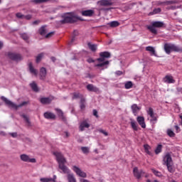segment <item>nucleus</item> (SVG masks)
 Segmentation results:
<instances>
[{
  "instance_id": "obj_1",
  "label": "nucleus",
  "mask_w": 182,
  "mask_h": 182,
  "mask_svg": "<svg viewBox=\"0 0 182 182\" xmlns=\"http://www.w3.org/2000/svg\"><path fill=\"white\" fill-rule=\"evenodd\" d=\"M54 156L56 157V160L58 163V167L60 170L62 171L63 174H67L68 176L69 174H72L70 173V169L68 168V166H65V164L66 163V159H65V156L62 154L60 152H53Z\"/></svg>"
},
{
  "instance_id": "obj_2",
  "label": "nucleus",
  "mask_w": 182,
  "mask_h": 182,
  "mask_svg": "<svg viewBox=\"0 0 182 182\" xmlns=\"http://www.w3.org/2000/svg\"><path fill=\"white\" fill-rule=\"evenodd\" d=\"M164 27V22L163 21H153L151 26H147L146 28L154 35H157V29L156 28Z\"/></svg>"
},
{
  "instance_id": "obj_3",
  "label": "nucleus",
  "mask_w": 182,
  "mask_h": 182,
  "mask_svg": "<svg viewBox=\"0 0 182 182\" xmlns=\"http://www.w3.org/2000/svg\"><path fill=\"white\" fill-rule=\"evenodd\" d=\"M164 50L167 55H170L171 52H182V48L171 43L164 44Z\"/></svg>"
},
{
  "instance_id": "obj_4",
  "label": "nucleus",
  "mask_w": 182,
  "mask_h": 182,
  "mask_svg": "<svg viewBox=\"0 0 182 182\" xmlns=\"http://www.w3.org/2000/svg\"><path fill=\"white\" fill-rule=\"evenodd\" d=\"M77 21V17L73 13H67L64 15V18L60 21L61 23H73Z\"/></svg>"
},
{
  "instance_id": "obj_5",
  "label": "nucleus",
  "mask_w": 182,
  "mask_h": 182,
  "mask_svg": "<svg viewBox=\"0 0 182 182\" xmlns=\"http://www.w3.org/2000/svg\"><path fill=\"white\" fill-rule=\"evenodd\" d=\"M1 100H3L9 107H12L13 109H16V110L18 109V107H22L23 106L28 105V102H23L21 104L16 105L4 96L1 97Z\"/></svg>"
},
{
  "instance_id": "obj_6",
  "label": "nucleus",
  "mask_w": 182,
  "mask_h": 182,
  "mask_svg": "<svg viewBox=\"0 0 182 182\" xmlns=\"http://www.w3.org/2000/svg\"><path fill=\"white\" fill-rule=\"evenodd\" d=\"M97 60L100 63L98 64L95 65V68H98V69L101 68V70H105V69H107V65H109V60L105 61V58L101 57L97 58Z\"/></svg>"
},
{
  "instance_id": "obj_7",
  "label": "nucleus",
  "mask_w": 182,
  "mask_h": 182,
  "mask_svg": "<svg viewBox=\"0 0 182 182\" xmlns=\"http://www.w3.org/2000/svg\"><path fill=\"white\" fill-rule=\"evenodd\" d=\"M8 57L9 58V59H11V60H15L16 62H19L23 59L22 55H21V54L15 53H9Z\"/></svg>"
},
{
  "instance_id": "obj_8",
  "label": "nucleus",
  "mask_w": 182,
  "mask_h": 182,
  "mask_svg": "<svg viewBox=\"0 0 182 182\" xmlns=\"http://www.w3.org/2000/svg\"><path fill=\"white\" fill-rule=\"evenodd\" d=\"M147 114L151 117V123H153V124H156V122H157V117L154 114V110H153V108L149 107V109L147 110Z\"/></svg>"
},
{
  "instance_id": "obj_9",
  "label": "nucleus",
  "mask_w": 182,
  "mask_h": 182,
  "mask_svg": "<svg viewBox=\"0 0 182 182\" xmlns=\"http://www.w3.org/2000/svg\"><path fill=\"white\" fill-rule=\"evenodd\" d=\"M163 161L164 164H166V166L168 164H173V159L171 158V154H170V153H166L164 156Z\"/></svg>"
},
{
  "instance_id": "obj_10",
  "label": "nucleus",
  "mask_w": 182,
  "mask_h": 182,
  "mask_svg": "<svg viewBox=\"0 0 182 182\" xmlns=\"http://www.w3.org/2000/svg\"><path fill=\"white\" fill-rule=\"evenodd\" d=\"M20 159L22 161H25L26 163H36V159L29 158V156L23 154L20 156Z\"/></svg>"
},
{
  "instance_id": "obj_11",
  "label": "nucleus",
  "mask_w": 182,
  "mask_h": 182,
  "mask_svg": "<svg viewBox=\"0 0 182 182\" xmlns=\"http://www.w3.org/2000/svg\"><path fill=\"white\" fill-rule=\"evenodd\" d=\"M73 170L75 171V173H76L77 176H79V177H82L84 178H86V173L82 171L79 167L74 166H73Z\"/></svg>"
},
{
  "instance_id": "obj_12",
  "label": "nucleus",
  "mask_w": 182,
  "mask_h": 182,
  "mask_svg": "<svg viewBox=\"0 0 182 182\" xmlns=\"http://www.w3.org/2000/svg\"><path fill=\"white\" fill-rule=\"evenodd\" d=\"M133 173L134 177H136V178H137L138 180H139V178H141V176L144 174V171L143 170L139 171V168L137 167L134 168Z\"/></svg>"
},
{
  "instance_id": "obj_13",
  "label": "nucleus",
  "mask_w": 182,
  "mask_h": 182,
  "mask_svg": "<svg viewBox=\"0 0 182 182\" xmlns=\"http://www.w3.org/2000/svg\"><path fill=\"white\" fill-rule=\"evenodd\" d=\"M98 4L101 6H112L114 4V0H100Z\"/></svg>"
},
{
  "instance_id": "obj_14",
  "label": "nucleus",
  "mask_w": 182,
  "mask_h": 182,
  "mask_svg": "<svg viewBox=\"0 0 182 182\" xmlns=\"http://www.w3.org/2000/svg\"><path fill=\"white\" fill-rule=\"evenodd\" d=\"M163 82L164 83H168V84H171V83H176V80H174V78L173 77V75H166L164 78H163Z\"/></svg>"
},
{
  "instance_id": "obj_15",
  "label": "nucleus",
  "mask_w": 182,
  "mask_h": 182,
  "mask_svg": "<svg viewBox=\"0 0 182 182\" xmlns=\"http://www.w3.org/2000/svg\"><path fill=\"white\" fill-rule=\"evenodd\" d=\"M52 100H53V97H42L40 99V102L42 103V105H49L52 103Z\"/></svg>"
},
{
  "instance_id": "obj_16",
  "label": "nucleus",
  "mask_w": 182,
  "mask_h": 182,
  "mask_svg": "<svg viewBox=\"0 0 182 182\" xmlns=\"http://www.w3.org/2000/svg\"><path fill=\"white\" fill-rule=\"evenodd\" d=\"M81 15L82 16H93L95 15V10H84L81 11Z\"/></svg>"
},
{
  "instance_id": "obj_17",
  "label": "nucleus",
  "mask_w": 182,
  "mask_h": 182,
  "mask_svg": "<svg viewBox=\"0 0 182 182\" xmlns=\"http://www.w3.org/2000/svg\"><path fill=\"white\" fill-rule=\"evenodd\" d=\"M89 127H90V124H89V123L87 122V120H84L80 123V130L81 132H83L85 129H89Z\"/></svg>"
},
{
  "instance_id": "obj_18",
  "label": "nucleus",
  "mask_w": 182,
  "mask_h": 182,
  "mask_svg": "<svg viewBox=\"0 0 182 182\" xmlns=\"http://www.w3.org/2000/svg\"><path fill=\"white\" fill-rule=\"evenodd\" d=\"M136 122L142 129H146V122H144V117H137Z\"/></svg>"
},
{
  "instance_id": "obj_19",
  "label": "nucleus",
  "mask_w": 182,
  "mask_h": 182,
  "mask_svg": "<svg viewBox=\"0 0 182 182\" xmlns=\"http://www.w3.org/2000/svg\"><path fill=\"white\" fill-rule=\"evenodd\" d=\"M130 125L132 129L134 132H137L139 130V125L137 124V122L133 119H130Z\"/></svg>"
},
{
  "instance_id": "obj_20",
  "label": "nucleus",
  "mask_w": 182,
  "mask_h": 182,
  "mask_svg": "<svg viewBox=\"0 0 182 182\" xmlns=\"http://www.w3.org/2000/svg\"><path fill=\"white\" fill-rule=\"evenodd\" d=\"M44 117L50 120H55V119H56V115L52 112H47L44 113Z\"/></svg>"
},
{
  "instance_id": "obj_21",
  "label": "nucleus",
  "mask_w": 182,
  "mask_h": 182,
  "mask_svg": "<svg viewBox=\"0 0 182 182\" xmlns=\"http://www.w3.org/2000/svg\"><path fill=\"white\" fill-rule=\"evenodd\" d=\"M87 90H89V92H95V93L99 92V88H97V87H95L92 84L87 85Z\"/></svg>"
},
{
  "instance_id": "obj_22",
  "label": "nucleus",
  "mask_w": 182,
  "mask_h": 182,
  "mask_svg": "<svg viewBox=\"0 0 182 182\" xmlns=\"http://www.w3.org/2000/svg\"><path fill=\"white\" fill-rule=\"evenodd\" d=\"M54 178H41V182H56V175H54Z\"/></svg>"
},
{
  "instance_id": "obj_23",
  "label": "nucleus",
  "mask_w": 182,
  "mask_h": 182,
  "mask_svg": "<svg viewBox=\"0 0 182 182\" xmlns=\"http://www.w3.org/2000/svg\"><path fill=\"white\" fill-rule=\"evenodd\" d=\"M146 50L150 53L151 56H156V50L152 46L146 47Z\"/></svg>"
},
{
  "instance_id": "obj_24",
  "label": "nucleus",
  "mask_w": 182,
  "mask_h": 182,
  "mask_svg": "<svg viewBox=\"0 0 182 182\" xmlns=\"http://www.w3.org/2000/svg\"><path fill=\"white\" fill-rule=\"evenodd\" d=\"M131 109L132 110V113H134V116H136V114H137V113H139V110H140V107H139V106H137L136 104H134L132 105Z\"/></svg>"
},
{
  "instance_id": "obj_25",
  "label": "nucleus",
  "mask_w": 182,
  "mask_h": 182,
  "mask_svg": "<svg viewBox=\"0 0 182 182\" xmlns=\"http://www.w3.org/2000/svg\"><path fill=\"white\" fill-rule=\"evenodd\" d=\"M40 77L42 80L46 77V68H41L40 70Z\"/></svg>"
},
{
  "instance_id": "obj_26",
  "label": "nucleus",
  "mask_w": 182,
  "mask_h": 182,
  "mask_svg": "<svg viewBox=\"0 0 182 182\" xmlns=\"http://www.w3.org/2000/svg\"><path fill=\"white\" fill-rule=\"evenodd\" d=\"M67 180L68 182H77L76 178L73 173H68V175H67Z\"/></svg>"
},
{
  "instance_id": "obj_27",
  "label": "nucleus",
  "mask_w": 182,
  "mask_h": 182,
  "mask_svg": "<svg viewBox=\"0 0 182 182\" xmlns=\"http://www.w3.org/2000/svg\"><path fill=\"white\" fill-rule=\"evenodd\" d=\"M144 149L145 153H146V154H149V156L153 155L151 151H150V150L151 149V147H150V146H149V144L144 145Z\"/></svg>"
},
{
  "instance_id": "obj_28",
  "label": "nucleus",
  "mask_w": 182,
  "mask_h": 182,
  "mask_svg": "<svg viewBox=\"0 0 182 182\" xmlns=\"http://www.w3.org/2000/svg\"><path fill=\"white\" fill-rule=\"evenodd\" d=\"M88 48L92 50V52H96L97 50V45L92 44L91 43H87Z\"/></svg>"
},
{
  "instance_id": "obj_29",
  "label": "nucleus",
  "mask_w": 182,
  "mask_h": 182,
  "mask_svg": "<svg viewBox=\"0 0 182 182\" xmlns=\"http://www.w3.org/2000/svg\"><path fill=\"white\" fill-rule=\"evenodd\" d=\"M30 86H31L32 90H33V92H39V88H38V85H36V82H32L30 84Z\"/></svg>"
},
{
  "instance_id": "obj_30",
  "label": "nucleus",
  "mask_w": 182,
  "mask_h": 182,
  "mask_svg": "<svg viewBox=\"0 0 182 182\" xmlns=\"http://www.w3.org/2000/svg\"><path fill=\"white\" fill-rule=\"evenodd\" d=\"M108 25H109L111 28H117V26H120V23H119V21H114L109 22Z\"/></svg>"
},
{
  "instance_id": "obj_31",
  "label": "nucleus",
  "mask_w": 182,
  "mask_h": 182,
  "mask_svg": "<svg viewBox=\"0 0 182 182\" xmlns=\"http://www.w3.org/2000/svg\"><path fill=\"white\" fill-rule=\"evenodd\" d=\"M28 68L31 73H33V75H38V71L33 68V66L32 65L31 63L28 64Z\"/></svg>"
},
{
  "instance_id": "obj_32",
  "label": "nucleus",
  "mask_w": 182,
  "mask_h": 182,
  "mask_svg": "<svg viewBox=\"0 0 182 182\" xmlns=\"http://www.w3.org/2000/svg\"><path fill=\"white\" fill-rule=\"evenodd\" d=\"M100 58H110V53H109L107 51L102 52L100 53Z\"/></svg>"
},
{
  "instance_id": "obj_33",
  "label": "nucleus",
  "mask_w": 182,
  "mask_h": 182,
  "mask_svg": "<svg viewBox=\"0 0 182 182\" xmlns=\"http://www.w3.org/2000/svg\"><path fill=\"white\" fill-rule=\"evenodd\" d=\"M55 112H57V114L59 116V117H61L63 119V120H65V118L63 116V112H62L61 109L55 108Z\"/></svg>"
},
{
  "instance_id": "obj_34",
  "label": "nucleus",
  "mask_w": 182,
  "mask_h": 182,
  "mask_svg": "<svg viewBox=\"0 0 182 182\" xmlns=\"http://www.w3.org/2000/svg\"><path fill=\"white\" fill-rule=\"evenodd\" d=\"M125 89H132L133 87V82L132 81H127L124 83Z\"/></svg>"
},
{
  "instance_id": "obj_35",
  "label": "nucleus",
  "mask_w": 182,
  "mask_h": 182,
  "mask_svg": "<svg viewBox=\"0 0 182 182\" xmlns=\"http://www.w3.org/2000/svg\"><path fill=\"white\" fill-rule=\"evenodd\" d=\"M166 167L169 173H174L175 169L174 167H173V164H168V165H166Z\"/></svg>"
},
{
  "instance_id": "obj_36",
  "label": "nucleus",
  "mask_w": 182,
  "mask_h": 182,
  "mask_svg": "<svg viewBox=\"0 0 182 182\" xmlns=\"http://www.w3.org/2000/svg\"><path fill=\"white\" fill-rule=\"evenodd\" d=\"M39 33H40V35H41L42 36L46 35V28H45V26H42V27L39 29Z\"/></svg>"
},
{
  "instance_id": "obj_37",
  "label": "nucleus",
  "mask_w": 182,
  "mask_h": 182,
  "mask_svg": "<svg viewBox=\"0 0 182 182\" xmlns=\"http://www.w3.org/2000/svg\"><path fill=\"white\" fill-rule=\"evenodd\" d=\"M81 150L84 154H89L90 149L87 146H82Z\"/></svg>"
},
{
  "instance_id": "obj_38",
  "label": "nucleus",
  "mask_w": 182,
  "mask_h": 182,
  "mask_svg": "<svg viewBox=\"0 0 182 182\" xmlns=\"http://www.w3.org/2000/svg\"><path fill=\"white\" fill-rule=\"evenodd\" d=\"M43 56H45V53H43L38 54V56L36 57V63H39V62L42 60V58H43Z\"/></svg>"
},
{
  "instance_id": "obj_39",
  "label": "nucleus",
  "mask_w": 182,
  "mask_h": 182,
  "mask_svg": "<svg viewBox=\"0 0 182 182\" xmlns=\"http://www.w3.org/2000/svg\"><path fill=\"white\" fill-rule=\"evenodd\" d=\"M86 100H85V98L81 99L80 100V109L82 110H83L85 109V107H86V106L85 105Z\"/></svg>"
},
{
  "instance_id": "obj_40",
  "label": "nucleus",
  "mask_w": 182,
  "mask_h": 182,
  "mask_svg": "<svg viewBox=\"0 0 182 182\" xmlns=\"http://www.w3.org/2000/svg\"><path fill=\"white\" fill-rule=\"evenodd\" d=\"M167 134L169 136V137H174V136H176V134H174V132H173L171 129L167 130Z\"/></svg>"
},
{
  "instance_id": "obj_41",
  "label": "nucleus",
  "mask_w": 182,
  "mask_h": 182,
  "mask_svg": "<svg viewBox=\"0 0 182 182\" xmlns=\"http://www.w3.org/2000/svg\"><path fill=\"white\" fill-rule=\"evenodd\" d=\"M49 0H33V2L34 4H43L45 2H48Z\"/></svg>"
},
{
  "instance_id": "obj_42",
  "label": "nucleus",
  "mask_w": 182,
  "mask_h": 182,
  "mask_svg": "<svg viewBox=\"0 0 182 182\" xmlns=\"http://www.w3.org/2000/svg\"><path fill=\"white\" fill-rule=\"evenodd\" d=\"M156 154H159V153H161V145H158L156 149H155Z\"/></svg>"
},
{
  "instance_id": "obj_43",
  "label": "nucleus",
  "mask_w": 182,
  "mask_h": 182,
  "mask_svg": "<svg viewBox=\"0 0 182 182\" xmlns=\"http://www.w3.org/2000/svg\"><path fill=\"white\" fill-rule=\"evenodd\" d=\"M161 12V9L160 8L155 9L152 12V15H156V14H160Z\"/></svg>"
},
{
  "instance_id": "obj_44",
  "label": "nucleus",
  "mask_w": 182,
  "mask_h": 182,
  "mask_svg": "<svg viewBox=\"0 0 182 182\" xmlns=\"http://www.w3.org/2000/svg\"><path fill=\"white\" fill-rule=\"evenodd\" d=\"M21 36L23 41H28V39H29V36H28L26 33H23L21 35Z\"/></svg>"
},
{
  "instance_id": "obj_45",
  "label": "nucleus",
  "mask_w": 182,
  "mask_h": 182,
  "mask_svg": "<svg viewBox=\"0 0 182 182\" xmlns=\"http://www.w3.org/2000/svg\"><path fill=\"white\" fill-rule=\"evenodd\" d=\"M151 171H152V173H154V174L155 175V176H156L157 177H160V176H161V173H160V172H159V171H156L155 169H151Z\"/></svg>"
},
{
  "instance_id": "obj_46",
  "label": "nucleus",
  "mask_w": 182,
  "mask_h": 182,
  "mask_svg": "<svg viewBox=\"0 0 182 182\" xmlns=\"http://www.w3.org/2000/svg\"><path fill=\"white\" fill-rule=\"evenodd\" d=\"M16 16H17V18H18V19H25V15H23L21 13H17L16 14Z\"/></svg>"
},
{
  "instance_id": "obj_47",
  "label": "nucleus",
  "mask_w": 182,
  "mask_h": 182,
  "mask_svg": "<svg viewBox=\"0 0 182 182\" xmlns=\"http://www.w3.org/2000/svg\"><path fill=\"white\" fill-rule=\"evenodd\" d=\"M161 4H164L165 5H171L173 4H176V1H166L162 2Z\"/></svg>"
},
{
  "instance_id": "obj_48",
  "label": "nucleus",
  "mask_w": 182,
  "mask_h": 182,
  "mask_svg": "<svg viewBox=\"0 0 182 182\" xmlns=\"http://www.w3.org/2000/svg\"><path fill=\"white\" fill-rule=\"evenodd\" d=\"M73 99H77V98H79L80 97V94H79V93H77V92H74L73 94Z\"/></svg>"
},
{
  "instance_id": "obj_49",
  "label": "nucleus",
  "mask_w": 182,
  "mask_h": 182,
  "mask_svg": "<svg viewBox=\"0 0 182 182\" xmlns=\"http://www.w3.org/2000/svg\"><path fill=\"white\" fill-rule=\"evenodd\" d=\"M55 35V32H50L46 35V38H52V36Z\"/></svg>"
},
{
  "instance_id": "obj_50",
  "label": "nucleus",
  "mask_w": 182,
  "mask_h": 182,
  "mask_svg": "<svg viewBox=\"0 0 182 182\" xmlns=\"http://www.w3.org/2000/svg\"><path fill=\"white\" fill-rule=\"evenodd\" d=\"M100 133H102L105 136H109V133L103 129H99Z\"/></svg>"
},
{
  "instance_id": "obj_51",
  "label": "nucleus",
  "mask_w": 182,
  "mask_h": 182,
  "mask_svg": "<svg viewBox=\"0 0 182 182\" xmlns=\"http://www.w3.org/2000/svg\"><path fill=\"white\" fill-rule=\"evenodd\" d=\"M174 128L176 129V133H180V132L181 131V129H180V127H178V125H175Z\"/></svg>"
},
{
  "instance_id": "obj_52",
  "label": "nucleus",
  "mask_w": 182,
  "mask_h": 182,
  "mask_svg": "<svg viewBox=\"0 0 182 182\" xmlns=\"http://www.w3.org/2000/svg\"><path fill=\"white\" fill-rule=\"evenodd\" d=\"M22 117L26 120V123H28V124H31V122H29V118H28V117H26V115L23 114V115H22Z\"/></svg>"
},
{
  "instance_id": "obj_53",
  "label": "nucleus",
  "mask_w": 182,
  "mask_h": 182,
  "mask_svg": "<svg viewBox=\"0 0 182 182\" xmlns=\"http://www.w3.org/2000/svg\"><path fill=\"white\" fill-rule=\"evenodd\" d=\"M10 134V136H11V137H18V133H16V132H12V133H10L9 134Z\"/></svg>"
},
{
  "instance_id": "obj_54",
  "label": "nucleus",
  "mask_w": 182,
  "mask_h": 182,
  "mask_svg": "<svg viewBox=\"0 0 182 182\" xmlns=\"http://www.w3.org/2000/svg\"><path fill=\"white\" fill-rule=\"evenodd\" d=\"M115 74H116L117 76H122V75H123V72H122V71H120V70H118V71H116Z\"/></svg>"
},
{
  "instance_id": "obj_55",
  "label": "nucleus",
  "mask_w": 182,
  "mask_h": 182,
  "mask_svg": "<svg viewBox=\"0 0 182 182\" xmlns=\"http://www.w3.org/2000/svg\"><path fill=\"white\" fill-rule=\"evenodd\" d=\"M31 18H32L31 15L24 16V19H27V21H29L30 19H31Z\"/></svg>"
},
{
  "instance_id": "obj_56",
  "label": "nucleus",
  "mask_w": 182,
  "mask_h": 182,
  "mask_svg": "<svg viewBox=\"0 0 182 182\" xmlns=\"http://www.w3.org/2000/svg\"><path fill=\"white\" fill-rule=\"evenodd\" d=\"M87 62H88V63H93L95 60L92 58H88Z\"/></svg>"
},
{
  "instance_id": "obj_57",
  "label": "nucleus",
  "mask_w": 182,
  "mask_h": 182,
  "mask_svg": "<svg viewBox=\"0 0 182 182\" xmlns=\"http://www.w3.org/2000/svg\"><path fill=\"white\" fill-rule=\"evenodd\" d=\"M93 114L96 117H99V116L97 115V111L96 109L93 110Z\"/></svg>"
},
{
  "instance_id": "obj_58",
  "label": "nucleus",
  "mask_w": 182,
  "mask_h": 182,
  "mask_svg": "<svg viewBox=\"0 0 182 182\" xmlns=\"http://www.w3.org/2000/svg\"><path fill=\"white\" fill-rule=\"evenodd\" d=\"M41 23V21L36 20V21L33 22V25H38V23Z\"/></svg>"
},
{
  "instance_id": "obj_59",
  "label": "nucleus",
  "mask_w": 182,
  "mask_h": 182,
  "mask_svg": "<svg viewBox=\"0 0 182 182\" xmlns=\"http://www.w3.org/2000/svg\"><path fill=\"white\" fill-rule=\"evenodd\" d=\"M178 9V6H172L170 7V9H172L173 11H174V9Z\"/></svg>"
},
{
  "instance_id": "obj_60",
  "label": "nucleus",
  "mask_w": 182,
  "mask_h": 182,
  "mask_svg": "<svg viewBox=\"0 0 182 182\" xmlns=\"http://www.w3.org/2000/svg\"><path fill=\"white\" fill-rule=\"evenodd\" d=\"M80 182H89V181L86 180V179H80Z\"/></svg>"
},
{
  "instance_id": "obj_61",
  "label": "nucleus",
  "mask_w": 182,
  "mask_h": 182,
  "mask_svg": "<svg viewBox=\"0 0 182 182\" xmlns=\"http://www.w3.org/2000/svg\"><path fill=\"white\" fill-rule=\"evenodd\" d=\"M51 60H53V62H55V60H56V58L55 57H51Z\"/></svg>"
},
{
  "instance_id": "obj_62",
  "label": "nucleus",
  "mask_w": 182,
  "mask_h": 182,
  "mask_svg": "<svg viewBox=\"0 0 182 182\" xmlns=\"http://www.w3.org/2000/svg\"><path fill=\"white\" fill-rule=\"evenodd\" d=\"M2 46H4V43H2V42L0 41V49L1 48H2Z\"/></svg>"
},
{
  "instance_id": "obj_63",
  "label": "nucleus",
  "mask_w": 182,
  "mask_h": 182,
  "mask_svg": "<svg viewBox=\"0 0 182 182\" xmlns=\"http://www.w3.org/2000/svg\"><path fill=\"white\" fill-rule=\"evenodd\" d=\"M170 182H177L175 180H171Z\"/></svg>"
},
{
  "instance_id": "obj_64",
  "label": "nucleus",
  "mask_w": 182,
  "mask_h": 182,
  "mask_svg": "<svg viewBox=\"0 0 182 182\" xmlns=\"http://www.w3.org/2000/svg\"><path fill=\"white\" fill-rule=\"evenodd\" d=\"M146 182H151V181H150V179L146 180Z\"/></svg>"
}]
</instances>
